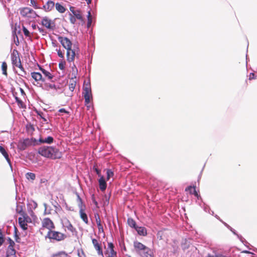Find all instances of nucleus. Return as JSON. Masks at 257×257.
Wrapping results in <instances>:
<instances>
[{
  "label": "nucleus",
  "mask_w": 257,
  "mask_h": 257,
  "mask_svg": "<svg viewBox=\"0 0 257 257\" xmlns=\"http://www.w3.org/2000/svg\"><path fill=\"white\" fill-rule=\"evenodd\" d=\"M38 152L43 157L53 160L60 159L62 157V153L58 149L51 146L40 147Z\"/></svg>",
  "instance_id": "f257e3e1"
},
{
  "label": "nucleus",
  "mask_w": 257,
  "mask_h": 257,
  "mask_svg": "<svg viewBox=\"0 0 257 257\" xmlns=\"http://www.w3.org/2000/svg\"><path fill=\"white\" fill-rule=\"evenodd\" d=\"M11 59L12 64L14 66L19 68L21 70L20 73L19 74L22 77H25L26 72L24 70L21 59L19 56V53L18 50L14 49L11 54Z\"/></svg>",
  "instance_id": "f03ea898"
},
{
  "label": "nucleus",
  "mask_w": 257,
  "mask_h": 257,
  "mask_svg": "<svg viewBox=\"0 0 257 257\" xmlns=\"http://www.w3.org/2000/svg\"><path fill=\"white\" fill-rule=\"evenodd\" d=\"M134 246L136 251L143 257H150L151 256V249L141 242L138 241H135Z\"/></svg>",
  "instance_id": "7ed1b4c3"
},
{
  "label": "nucleus",
  "mask_w": 257,
  "mask_h": 257,
  "mask_svg": "<svg viewBox=\"0 0 257 257\" xmlns=\"http://www.w3.org/2000/svg\"><path fill=\"white\" fill-rule=\"evenodd\" d=\"M46 237L50 239H53L58 241H60L66 238L67 237V234L61 232L51 229L50 231H48Z\"/></svg>",
  "instance_id": "20e7f679"
},
{
  "label": "nucleus",
  "mask_w": 257,
  "mask_h": 257,
  "mask_svg": "<svg viewBox=\"0 0 257 257\" xmlns=\"http://www.w3.org/2000/svg\"><path fill=\"white\" fill-rule=\"evenodd\" d=\"M79 51V48L75 46L72 49L68 50L66 53L67 61L69 62H73L75 57H78Z\"/></svg>",
  "instance_id": "39448f33"
},
{
  "label": "nucleus",
  "mask_w": 257,
  "mask_h": 257,
  "mask_svg": "<svg viewBox=\"0 0 257 257\" xmlns=\"http://www.w3.org/2000/svg\"><path fill=\"white\" fill-rule=\"evenodd\" d=\"M62 225L65 230H67L69 231L73 234L76 232V228L73 226L70 221L66 217H64L62 220Z\"/></svg>",
  "instance_id": "423d86ee"
},
{
  "label": "nucleus",
  "mask_w": 257,
  "mask_h": 257,
  "mask_svg": "<svg viewBox=\"0 0 257 257\" xmlns=\"http://www.w3.org/2000/svg\"><path fill=\"white\" fill-rule=\"evenodd\" d=\"M41 224L43 228L48 229V231H50L55 227L52 220L48 217L44 218L42 220Z\"/></svg>",
  "instance_id": "0eeeda50"
},
{
  "label": "nucleus",
  "mask_w": 257,
  "mask_h": 257,
  "mask_svg": "<svg viewBox=\"0 0 257 257\" xmlns=\"http://www.w3.org/2000/svg\"><path fill=\"white\" fill-rule=\"evenodd\" d=\"M33 142V139H26L23 141H21L18 144V148L20 150H25L28 147L32 145Z\"/></svg>",
  "instance_id": "6e6552de"
},
{
  "label": "nucleus",
  "mask_w": 257,
  "mask_h": 257,
  "mask_svg": "<svg viewBox=\"0 0 257 257\" xmlns=\"http://www.w3.org/2000/svg\"><path fill=\"white\" fill-rule=\"evenodd\" d=\"M92 244L97 251V254L102 257H104L103 250L101 246V242L96 239H92Z\"/></svg>",
  "instance_id": "1a4fd4ad"
},
{
  "label": "nucleus",
  "mask_w": 257,
  "mask_h": 257,
  "mask_svg": "<svg viewBox=\"0 0 257 257\" xmlns=\"http://www.w3.org/2000/svg\"><path fill=\"white\" fill-rule=\"evenodd\" d=\"M58 40L61 43L63 47L67 50V51L69 49L72 48V42L68 38L59 37L58 38Z\"/></svg>",
  "instance_id": "9d476101"
},
{
  "label": "nucleus",
  "mask_w": 257,
  "mask_h": 257,
  "mask_svg": "<svg viewBox=\"0 0 257 257\" xmlns=\"http://www.w3.org/2000/svg\"><path fill=\"white\" fill-rule=\"evenodd\" d=\"M83 96L85 99V104H87L90 102L92 98L91 90L89 87H86L83 89Z\"/></svg>",
  "instance_id": "9b49d317"
},
{
  "label": "nucleus",
  "mask_w": 257,
  "mask_h": 257,
  "mask_svg": "<svg viewBox=\"0 0 257 257\" xmlns=\"http://www.w3.org/2000/svg\"><path fill=\"white\" fill-rule=\"evenodd\" d=\"M70 11L71 12V14L75 16V17L81 21H83V17L82 15V13L79 10H76L75 7H70Z\"/></svg>",
  "instance_id": "f8f14e48"
},
{
  "label": "nucleus",
  "mask_w": 257,
  "mask_h": 257,
  "mask_svg": "<svg viewBox=\"0 0 257 257\" xmlns=\"http://www.w3.org/2000/svg\"><path fill=\"white\" fill-rule=\"evenodd\" d=\"M106 254H108L107 257L117 256V253L114 250L113 244L111 242L108 243V248L106 251Z\"/></svg>",
  "instance_id": "ddd939ff"
},
{
  "label": "nucleus",
  "mask_w": 257,
  "mask_h": 257,
  "mask_svg": "<svg viewBox=\"0 0 257 257\" xmlns=\"http://www.w3.org/2000/svg\"><path fill=\"white\" fill-rule=\"evenodd\" d=\"M41 24L48 29H53L54 27L52 26V21L46 17L43 18Z\"/></svg>",
  "instance_id": "4468645a"
},
{
  "label": "nucleus",
  "mask_w": 257,
  "mask_h": 257,
  "mask_svg": "<svg viewBox=\"0 0 257 257\" xmlns=\"http://www.w3.org/2000/svg\"><path fill=\"white\" fill-rule=\"evenodd\" d=\"M94 217L95 218L96 223L97 224V226L99 232H104V229L103 225L101 223V219L98 213L94 214Z\"/></svg>",
  "instance_id": "2eb2a0df"
},
{
  "label": "nucleus",
  "mask_w": 257,
  "mask_h": 257,
  "mask_svg": "<svg viewBox=\"0 0 257 257\" xmlns=\"http://www.w3.org/2000/svg\"><path fill=\"white\" fill-rule=\"evenodd\" d=\"M99 186L101 191H104L106 188V183L103 176H101L98 180Z\"/></svg>",
  "instance_id": "dca6fc26"
},
{
  "label": "nucleus",
  "mask_w": 257,
  "mask_h": 257,
  "mask_svg": "<svg viewBox=\"0 0 257 257\" xmlns=\"http://www.w3.org/2000/svg\"><path fill=\"white\" fill-rule=\"evenodd\" d=\"M85 208H79V214L82 220L86 223L88 224V220L87 214L85 212Z\"/></svg>",
  "instance_id": "f3484780"
},
{
  "label": "nucleus",
  "mask_w": 257,
  "mask_h": 257,
  "mask_svg": "<svg viewBox=\"0 0 257 257\" xmlns=\"http://www.w3.org/2000/svg\"><path fill=\"white\" fill-rule=\"evenodd\" d=\"M31 76L36 81H45V79H44V78H43L41 74L39 72H32Z\"/></svg>",
  "instance_id": "a211bd4d"
},
{
  "label": "nucleus",
  "mask_w": 257,
  "mask_h": 257,
  "mask_svg": "<svg viewBox=\"0 0 257 257\" xmlns=\"http://www.w3.org/2000/svg\"><path fill=\"white\" fill-rule=\"evenodd\" d=\"M9 245L7 248V252H14L16 253V250L14 249V246L15 245V242L11 239L10 238L8 239Z\"/></svg>",
  "instance_id": "6ab92c4d"
},
{
  "label": "nucleus",
  "mask_w": 257,
  "mask_h": 257,
  "mask_svg": "<svg viewBox=\"0 0 257 257\" xmlns=\"http://www.w3.org/2000/svg\"><path fill=\"white\" fill-rule=\"evenodd\" d=\"M54 3L53 1H49L46 5H44L43 8L46 11L49 12L51 11L54 8Z\"/></svg>",
  "instance_id": "aec40b11"
},
{
  "label": "nucleus",
  "mask_w": 257,
  "mask_h": 257,
  "mask_svg": "<svg viewBox=\"0 0 257 257\" xmlns=\"http://www.w3.org/2000/svg\"><path fill=\"white\" fill-rule=\"evenodd\" d=\"M135 229L140 235L146 236L147 235V229L145 227L137 226L135 228Z\"/></svg>",
  "instance_id": "412c9836"
},
{
  "label": "nucleus",
  "mask_w": 257,
  "mask_h": 257,
  "mask_svg": "<svg viewBox=\"0 0 257 257\" xmlns=\"http://www.w3.org/2000/svg\"><path fill=\"white\" fill-rule=\"evenodd\" d=\"M39 142L40 143H46L48 144H51L54 142V139L53 137L51 136L48 137L47 138L43 139L42 138H40L39 140Z\"/></svg>",
  "instance_id": "4be33fe9"
},
{
  "label": "nucleus",
  "mask_w": 257,
  "mask_h": 257,
  "mask_svg": "<svg viewBox=\"0 0 257 257\" xmlns=\"http://www.w3.org/2000/svg\"><path fill=\"white\" fill-rule=\"evenodd\" d=\"M186 191H189L191 194L194 195L197 198H199V195L196 190V187L195 186L192 187L191 186H188L185 189Z\"/></svg>",
  "instance_id": "5701e85b"
},
{
  "label": "nucleus",
  "mask_w": 257,
  "mask_h": 257,
  "mask_svg": "<svg viewBox=\"0 0 257 257\" xmlns=\"http://www.w3.org/2000/svg\"><path fill=\"white\" fill-rule=\"evenodd\" d=\"M40 70L42 72V73L45 75V77L47 78L48 80H52L54 77V76L48 71L42 68V67H40Z\"/></svg>",
  "instance_id": "b1692460"
},
{
  "label": "nucleus",
  "mask_w": 257,
  "mask_h": 257,
  "mask_svg": "<svg viewBox=\"0 0 257 257\" xmlns=\"http://www.w3.org/2000/svg\"><path fill=\"white\" fill-rule=\"evenodd\" d=\"M76 79L72 78L69 82L68 86L69 90L72 92L76 86Z\"/></svg>",
  "instance_id": "393cba45"
},
{
  "label": "nucleus",
  "mask_w": 257,
  "mask_h": 257,
  "mask_svg": "<svg viewBox=\"0 0 257 257\" xmlns=\"http://www.w3.org/2000/svg\"><path fill=\"white\" fill-rule=\"evenodd\" d=\"M19 223L21 227L24 230H27L28 228V223L24 220V218H22L21 217L19 218Z\"/></svg>",
  "instance_id": "a878e982"
},
{
  "label": "nucleus",
  "mask_w": 257,
  "mask_h": 257,
  "mask_svg": "<svg viewBox=\"0 0 257 257\" xmlns=\"http://www.w3.org/2000/svg\"><path fill=\"white\" fill-rule=\"evenodd\" d=\"M0 152L2 153V154L4 156V157L5 158L6 160L9 163H10V159L9 157V155L7 151H6L5 149L2 146H0Z\"/></svg>",
  "instance_id": "bb28decb"
},
{
  "label": "nucleus",
  "mask_w": 257,
  "mask_h": 257,
  "mask_svg": "<svg viewBox=\"0 0 257 257\" xmlns=\"http://www.w3.org/2000/svg\"><path fill=\"white\" fill-rule=\"evenodd\" d=\"M32 10L29 8H24L20 10V14L23 17H26L28 14H30L32 12Z\"/></svg>",
  "instance_id": "cd10ccee"
},
{
  "label": "nucleus",
  "mask_w": 257,
  "mask_h": 257,
  "mask_svg": "<svg viewBox=\"0 0 257 257\" xmlns=\"http://www.w3.org/2000/svg\"><path fill=\"white\" fill-rule=\"evenodd\" d=\"M46 89L47 90H50V89H54L56 91H57L58 89H60V88L59 86L56 85L55 84H45Z\"/></svg>",
  "instance_id": "c85d7f7f"
},
{
  "label": "nucleus",
  "mask_w": 257,
  "mask_h": 257,
  "mask_svg": "<svg viewBox=\"0 0 257 257\" xmlns=\"http://www.w3.org/2000/svg\"><path fill=\"white\" fill-rule=\"evenodd\" d=\"M55 7L57 11L60 13H64L66 11V9L64 8V7L59 3H57L55 4Z\"/></svg>",
  "instance_id": "c756f323"
},
{
  "label": "nucleus",
  "mask_w": 257,
  "mask_h": 257,
  "mask_svg": "<svg viewBox=\"0 0 257 257\" xmlns=\"http://www.w3.org/2000/svg\"><path fill=\"white\" fill-rule=\"evenodd\" d=\"M68 254L64 251H61L52 254L51 257H67Z\"/></svg>",
  "instance_id": "7c9ffc66"
},
{
  "label": "nucleus",
  "mask_w": 257,
  "mask_h": 257,
  "mask_svg": "<svg viewBox=\"0 0 257 257\" xmlns=\"http://www.w3.org/2000/svg\"><path fill=\"white\" fill-rule=\"evenodd\" d=\"M127 224L132 228H135L137 226L136 221L132 218H128L127 219Z\"/></svg>",
  "instance_id": "2f4dec72"
},
{
  "label": "nucleus",
  "mask_w": 257,
  "mask_h": 257,
  "mask_svg": "<svg viewBox=\"0 0 257 257\" xmlns=\"http://www.w3.org/2000/svg\"><path fill=\"white\" fill-rule=\"evenodd\" d=\"M77 201L78 203V206L79 208H85V206L83 204L82 200L79 195H77Z\"/></svg>",
  "instance_id": "473e14b6"
},
{
  "label": "nucleus",
  "mask_w": 257,
  "mask_h": 257,
  "mask_svg": "<svg viewBox=\"0 0 257 257\" xmlns=\"http://www.w3.org/2000/svg\"><path fill=\"white\" fill-rule=\"evenodd\" d=\"M2 69L3 74L7 76V64L6 62H3L2 64Z\"/></svg>",
  "instance_id": "72a5a7b5"
},
{
  "label": "nucleus",
  "mask_w": 257,
  "mask_h": 257,
  "mask_svg": "<svg viewBox=\"0 0 257 257\" xmlns=\"http://www.w3.org/2000/svg\"><path fill=\"white\" fill-rule=\"evenodd\" d=\"M165 233L163 231L160 230L159 231L157 234V238L159 240H162L164 239V237H165Z\"/></svg>",
  "instance_id": "f704fd0d"
},
{
  "label": "nucleus",
  "mask_w": 257,
  "mask_h": 257,
  "mask_svg": "<svg viewBox=\"0 0 257 257\" xmlns=\"http://www.w3.org/2000/svg\"><path fill=\"white\" fill-rule=\"evenodd\" d=\"M72 75H73L74 77V78L76 79V75L77 74V69L74 64H73V66H72Z\"/></svg>",
  "instance_id": "c9c22d12"
},
{
  "label": "nucleus",
  "mask_w": 257,
  "mask_h": 257,
  "mask_svg": "<svg viewBox=\"0 0 257 257\" xmlns=\"http://www.w3.org/2000/svg\"><path fill=\"white\" fill-rule=\"evenodd\" d=\"M107 176L106 180H108L111 177L114 175L113 172L110 169H107L106 171Z\"/></svg>",
  "instance_id": "e433bc0d"
},
{
  "label": "nucleus",
  "mask_w": 257,
  "mask_h": 257,
  "mask_svg": "<svg viewBox=\"0 0 257 257\" xmlns=\"http://www.w3.org/2000/svg\"><path fill=\"white\" fill-rule=\"evenodd\" d=\"M23 31L25 36L27 37H31V35L28 30L24 26H23Z\"/></svg>",
  "instance_id": "4c0bfd02"
},
{
  "label": "nucleus",
  "mask_w": 257,
  "mask_h": 257,
  "mask_svg": "<svg viewBox=\"0 0 257 257\" xmlns=\"http://www.w3.org/2000/svg\"><path fill=\"white\" fill-rule=\"evenodd\" d=\"M26 177L28 179H31L32 180H34L35 178H36V176H35V174L34 173H27L26 174Z\"/></svg>",
  "instance_id": "58836bf2"
},
{
  "label": "nucleus",
  "mask_w": 257,
  "mask_h": 257,
  "mask_svg": "<svg viewBox=\"0 0 257 257\" xmlns=\"http://www.w3.org/2000/svg\"><path fill=\"white\" fill-rule=\"evenodd\" d=\"M5 241L4 237L3 235L2 229L0 228V247L3 245Z\"/></svg>",
  "instance_id": "ea45409f"
},
{
  "label": "nucleus",
  "mask_w": 257,
  "mask_h": 257,
  "mask_svg": "<svg viewBox=\"0 0 257 257\" xmlns=\"http://www.w3.org/2000/svg\"><path fill=\"white\" fill-rule=\"evenodd\" d=\"M22 218H24V220L25 221H26V222L28 223V222H31V218L29 217V216L26 214H24L22 217H21Z\"/></svg>",
  "instance_id": "a19ab883"
},
{
  "label": "nucleus",
  "mask_w": 257,
  "mask_h": 257,
  "mask_svg": "<svg viewBox=\"0 0 257 257\" xmlns=\"http://www.w3.org/2000/svg\"><path fill=\"white\" fill-rule=\"evenodd\" d=\"M69 16H70V22L72 24H74L76 23V21L77 19L72 14H70Z\"/></svg>",
  "instance_id": "79ce46f5"
},
{
  "label": "nucleus",
  "mask_w": 257,
  "mask_h": 257,
  "mask_svg": "<svg viewBox=\"0 0 257 257\" xmlns=\"http://www.w3.org/2000/svg\"><path fill=\"white\" fill-rule=\"evenodd\" d=\"M65 64H66V62L65 61H62L60 63H59V67L60 68V69L61 70H64L65 69Z\"/></svg>",
  "instance_id": "37998d69"
},
{
  "label": "nucleus",
  "mask_w": 257,
  "mask_h": 257,
  "mask_svg": "<svg viewBox=\"0 0 257 257\" xmlns=\"http://www.w3.org/2000/svg\"><path fill=\"white\" fill-rule=\"evenodd\" d=\"M93 169L95 170V171L96 172V173L98 175V176L99 177H100V178L101 176H102L101 175V171H100V170H99L95 166H94Z\"/></svg>",
  "instance_id": "c03bdc74"
},
{
  "label": "nucleus",
  "mask_w": 257,
  "mask_h": 257,
  "mask_svg": "<svg viewBox=\"0 0 257 257\" xmlns=\"http://www.w3.org/2000/svg\"><path fill=\"white\" fill-rule=\"evenodd\" d=\"M6 257H16V253L7 251Z\"/></svg>",
  "instance_id": "a18cd8bd"
},
{
  "label": "nucleus",
  "mask_w": 257,
  "mask_h": 257,
  "mask_svg": "<svg viewBox=\"0 0 257 257\" xmlns=\"http://www.w3.org/2000/svg\"><path fill=\"white\" fill-rule=\"evenodd\" d=\"M57 54L59 57L63 58H64V53L61 51L60 49L57 50Z\"/></svg>",
  "instance_id": "49530a36"
},
{
  "label": "nucleus",
  "mask_w": 257,
  "mask_h": 257,
  "mask_svg": "<svg viewBox=\"0 0 257 257\" xmlns=\"http://www.w3.org/2000/svg\"><path fill=\"white\" fill-rule=\"evenodd\" d=\"M255 78V74L253 73H251L249 75V80H252Z\"/></svg>",
  "instance_id": "de8ad7c7"
},
{
  "label": "nucleus",
  "mask_w": 257,
  "mask_h": 257,
  "mask_svg": "<svg viewBox=\"0 0 257 257\" xmlns=\"http://www.w3.org/2000/svg\"><path fill=\"white\" fill-rule=\"evenodd\" d=\"M58 111L59 112H61V113H67L68 114L69 113V112L68 111H67L65 108H60Z\"/></svg>",
  "instance_id": "09e8293b"
},
{
  "label": "nucleus",
  "mask_w": 257,
  "mask_h": 257,
  "mask_svg": "<svg viewBox=\"0 0 257 257\" xmlns=\"http://www.w3.org/2000/svg\"><path fill=\"white\" fill-rule=\"evenodd\" d=\"M38 114L41 116L44 121H46L47 119L43 116V113L41 112H38Z\"/></svg>",
  "instance_id": "8fccbe9b"
},
{
  "label": "nucleus",
  "mask_w": 257,
  "mask_h": 257,
  "mask_svg": "<svg viewBox=\"0 0 257 257\" xmlns=\"http://www.w3.org/2000/svg\"><path fill=\"white\" fill-rule=\"evenodd\" d=\"M16 101L18 102V104H22L23 103V101L20 99L18 97H15Z\"/></svg>",
  "instance_id": "3c124183"
},
{
  "label": "nucleus",
  "mask_w": 257,
  "mask_h": 257,
  "mask_svg": "<svg viewBox=\"0 0 257 257\" xmlns=\"http://www.w3.org/2000/svg\"><path fill=\"white\" fill-rule=\"evenodd\" d=\"M31 2L32 4L34 6V8L35 9H38V8L37 7V6L36 5V3H35L34 0H31Z\"/></svg>",
  "instance_id": "603ef678"
},
{
  "label": "nucleus",
  "mask_w": 257,
  "mask_h": 257,
  "mask_svg": "<svg viewBox=\"0 0 257 257\" xmlns=\"http://www.w3.org/2000/svg\"><path fill=\"white\" fill-rule=\"evenodd\" d=\"M92 23V19H88L87 22V27H89Z\"/></svg>",
  "instance_id": "864d4df0"
},
{
  "label": "nucleus",
  "mask_w": 257,
  "mask_h": 257,
  "mask_svg": "<svg viewBox=\"0 0 257 257\" xmlns=\"http://www.w3.org/2000/svg\"><path fill=\"white\" fill-rule=\"evenodd\" d=\"M87 19H91V13H90V12L89 11L88 12V15H87Z\"/></svg>",
  "instance_id": "5fc2aeb1"
},
{
  "label": "nucleus",
  "mask_w": 257,
  "mask_h": 257,
  "mask_svg": "<svg viewBox=\"0 0 257 257\" xmlns=\"http://www.w3.org/2000/svg\"><path fill=\"white\" fill-rule=\"evenodd\" d=\"M87 3V4H89L91 3L92 0H85Z\"/></svg>",
  "instance_id": "6e6d98bb"
},
{
  "label": "nucleus",
  "mask_w": 257,
  "mask_h": 257,
  "mask_svg": "<svg viewBox=\"0 0 257 257\" xmlns=\"http://www.w3.org/2000/svg\"><path fill=\"white\" fill-rule=\"evenodd\" d=\"M93 201L94 203L95 204V205L97 206L98 203H97V201H96L95 199H93Z\"/></svg>",
  "instance_id": "4d7b16f0"
},
{
  "label": "nucleus",
  "mask_w": 257,
  "mask_h": 257,
  "mask_svg": "<svg viewBox=\"0 0 257 257\" xmlns=\"http://www.w3.org/2000/svg\"><path fill=\"white\" fill-rule=\"evenodd\" d=\"M38 29H39V31H40V32H44V30L42 28H39Z\"/></svg>",
  "instance_id": "13d9d810"
},
{
  "label": "nucleus",
  "mask_w": 257,
  "mask_h": 257,
  "mask_svg": "<svg viewBox=\"0 0 257 257\" xmlns=\"http://www.w3.org/2000/svg\"><path fill=\"white\" fill-rule=\"evenodd\" d=\"M16 45H17V46L19 44V41H18V40L17 41V42H16Z\"/></svg>",
  "instance_id": "bf43d9fd"
},
{
  "label": "nucleus",
  "mask_w": 257,
  "mask_h": 257,
  "mask_svg": "<svg viewBox=\"0 0 257 257\" xmlns=\"http://www.w3.org/2000/svg\"><path fill=\"white\" fill-rule=\"evenodd\" d=\"M207 257H217L216 256H214V255H209Z\"/></svg>",
  "instance_id": "052dcab7"
},
{
  "label": "nucleus",
  "mask_w": 257,
  "mask_h": 257,
  "mask_svg": "<svg viewBox=\"0 0 257 257\" xmlns=\"http://www.w3.org/2000/svg\"><path fill=\"white\" fill-rule=\"evenodd\" d=\"M20 89H21V92H22V93L24 92V90L22 88H20Z\"/></svg>",
  "instance_id": "680f3d73"
},
{
  "label": "nucleus",
  "mask_w": 257,
  "mask_h": 257,
  "mask_svg": "<svg viewBox=\"0 0 257 257\" xmlns=\"http://www.w3.org/2000/svg\"><path fill=\"white\" fill-rule=\"evenodd\" d=\"M33 27L34 29H35L36 28V25L33 26Z\"/></svg>",
  "instance_id": "e2e57ef3"
},
{
  "label": "nucleus",
  "mask_w": 257,
  "mask_h": 257,
  "mask_svg": "<svg viewBox=\"0 0 257 257\" xmlns=\"http://www.w3.org/2000/svg\"><path fill=\"white\" fill-rule=\"evenodd\" d=\"M16 230H17V228L15 227V231H16Z\"/></svg>",
  "instance_id": "0e129e2a"
},
{
  "label": "nucleus",
  "mask_w": 257,
  "mask_h": 257,
  "mask_svg": "<svg viewBox=\"0 0 257 257\" xmlns=\"http://www.w3.org/2000/svg\"><path fill=\"white\" fill-rule=\"evenodd\" d=\"M8 1H10L11 0H8Z\"/></svg>",
  "instance_id": "69168bd1"
},
{
  "label": "nucleus",
  "mask_w": 257,
  "mask_h": 257,
  "mask_svg": "<svg viewBox=\"0 0 257 257\" xmlns=\"http://www.w3.org/2000/svg\"><path fill=\"white\" fill-rule=\"evenodd\" d=\"M128 257H131V256H128Z\"/></svg>",
  "instance_id": "338daca9"
}]
</instances>
